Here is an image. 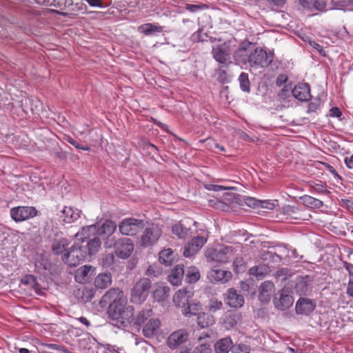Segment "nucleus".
<instances>
[{
  "mask_svg": "<svg viewBox=\"0 0 353 353\" xmlns=\"http://www.w3.org/2000/svg\"><path fill=\"white\" fill-rule=\"evenodd\" d=\"M344 162L349 169H353V154L349 157H345L344 159Z\"/></svg>",
  "mask_w": 353,
  "mask_h": 353,
  "instance_id": "774afa93",
  "label": "nucleus"
},
{
  "mask_svg": "<svg viewBox=\"0 0 353 353\" xmlns=\"http://www.w3.org/2000/svg\"><path fill=\"white\" fill-rule=\"evenodd\" d=\"M233 346V343L230 337L223 338L214 345L216 353H228Z\"/></svg>",
  "mask_w": 353,
  "mask_h": 353,
  "instance_id": "bb28decb",
  "label": "nucleus"
},
{
  "mask_svg": "<svg viewBox=\"0 0 353 353\" xmlns=\"http://www.w3.org/2000/svg\"><path fill=\"white\" fill-rule=\"evenodd\" d=\"M67 141L69 143L72 145L74 147H75L77 149H81L82 150L88 151L90 150V147L88 145H83L82 146L80 143L71 137H68L67 139Z\"/></svg>",
  "mask_w": 353,
  "mask_h": 353,
  "instance_id": "5fc2aeb1",
  "label": "nucleus"
},
{
  "mask_svg": "<svg viewBox=\"0 0 353 353\" xmlns=\"http://www.w3.org/2000/svg\"><path fill=\"white\" fill-rule=\"evenodd\" d=\"M283 213L294 219H302L301 211L296 208L290 205H285L282 208Z\"/></svg>",
  "mask_w": 353,
  "mask_h": 353,
  "instance_id": "c9c22d12",
  "label": "nucleus"
},
{
  "mask_svg": "<svg viewBox=\"0 0 353 353\" xmlns=\"http://www.w3.org/2000/svg\"><path fill=\"white\" fill-rule=\"evenodd\" d=\"M114 255L112 253H108L103 254L101 258L100 259L99 263L103 267V268H110L112 265H113L114 263Z\"/></svg>",
  "mask_w": 353,
  "mask_h": 353,
  "instance_id": "c03bdc74",
  "label": "nucleus"
},
{
  "mask_svg": "<svg viewBox=\"0 0 353 353\" xmlns=\"http://www.w3.org/2000/svg\"><path fill=\"white\" fill-rule=\"evenodd\" d=\"M97 232L96 225H90L85 227H83L81 232L76 234L75 237L78 241H83L85 239L88 238L91 234H94Z\"/></svg>",
  "mask_w": 353,
  "mask_h": 353,
  "instance_id": "f704fd0d",
  "label": "nucleus"
},
{
  "mask_svg": "<svg viewBox=\"0 0 353 353\" xmlns=\"http://www.w3.org/2000/svg\"><path fill=\"white\" fill-rule=\"evenodd\" d=\"M232 274L230 271L223 270L212 269L208 274V277L212 283L228 282L232 278Z\"/></svg>",
  "mask_w": 353,
  "mask_h": 353,
  "instance_id": "f3484780",
  "label": "nucleus"
},
{
  "mask_svg": "<svg viewBox=\"0 0 353 353\" xmlns=\"http://www.w3.org/2000/svg\"><path fill=\"white\" fill-rule=\"evenodd\" d=\"M312 282V279L308 275L299 276L295 285L296 291L300 294H306L310 290Z\"/></svg>",
  "mask_w": 353,
  "mask_h": 353,
  "instance_id": "b1692460",
  "label": "nucleus"
},
{
  "mask_svg": "<svg viewBox=\"0 0 353 353\" xmlns=\"http://www.w3.org/2000/svg\"><path fill=\"white\" fill-rule=\"evenodd\" d=\"M288 80V77L285 74H279L276 80V84L278 86H281L283 85Z\"/></svg>",
  "mask_w": 353,
  "mask_h": 353,
  "instance_id": "0e129e2a",
  "label": "nucleus"
},
{
  "mask_svg": "<svg viewBox=\"0 0 353 353\" xmlns=\"http://www.w3.org/2000/svg\"><path fill=\"white\" fill-rule=\"evenodd\" d=\"M293 96L299 101H306L311 98L310 88L308 83L296 85L292 91Z\"/></svg>",
  "mask_w": 353,
  "mask_h": 353,
  "instance_id": "dca6fc26",
  "label": "nucleus"
},
{
  "mask_svg": "<svg viewBox=\"0 0 353 353\" xmlns=\"http://www.w3.org/2000/svg\"><path fill=\"white\" fill-rule=\"evenodd\" d=\"M274 285L272 282L266 281L261 283L259 288V292L263 294H268L271 296L274 290Z\"/></svg>",
  "mask_w": 353,
  "mask_h": 353,
  "instance_id": "09e8293b",
  "label": "nucleus"
},
{
  "mask_svg": "<svg viewBox=\"0 0 353 353\" xmlns=\"http://www.w3.org/2000/svg\"><path fill=\"white\" fill-rule=\"evenodd\" d=\"M112 283L110 273L99 274L94 280V285L98 289L107 288Z\"/></svg>",
  "mask_w": 353,
  "mask_h": 353,
  "instance_id": "c85d7f7f",
  "label": "nucleus"
},
{
  "mask_svg": "<svg viewBox=\"0 0 353 353\" xmlns=\"http://www.w3.org/2000/svg\"><path fill=\"white\" fill-rule=\"evenodd\" d=\"M36 270L38 273L42 274L43 271L47 270V266L43 262L37 261L35 263Z\"/></svg>",
  "mask_w": 353,
  "mask_h": 353,
  "instance_id": "bf43d9fd",
  "label": "nucleus"
},
{
  "mask_svg": "<svg viewBox=\"0 0 353 353\" xmlns=\"http://www.w3.org/2000/svg\"><path fill=\"white\" fill-rule=\"evenodd\" d=\"M185 8L187 10L191 12H196L201 9V6L194 4H185Z\"/></svg>",
  "mask_w": 353,
  "mask_h": 353,
  "instance_id": "338daca9",
  "label": "nucleus"
},
{
  "mask_svg": "<svg viewBox=\"0 0 353 353\" xmlns=\"http://www.w3.org/2000/svg\"><path fill=\"white\" fill-rule=\"evenodd\" d=\"M193 353H212L210 345L208 343H203L196 346Z\"/></svg>",
  "mask_w": 353,
  "mask_h": 353,
  "instance_id": "864d4df0",
  "label": "nucleus"
},
{
  "mask_svg": "<svg viewBox=\"0 0 353 353\" xmlns=\"http://www.w3.org/2000/svg\"><path fill=\"white\" fill-rule=\"evenodd\" d=\"M310 187L316 192L319 194H328L330 193L325 188V183L320 181L319 183L311 182Z\"/></svg>",
  "mask_w": 353,
  "mask_h": 353,
  "instance_id": "a18cd8bd",
  "label": "nucleus"
},
{
  "mask_svg": "<svg viewBox=\"0 0 353 353\" xmlns=\"http://www.w3.org/2000/svg\"><path fill=\"white\" fill-rule=\"evenodd\" d=\"M159 262L165 266H170L174 261V253L171 249L162 250L159 254Z\"/></svg>",
  "mask_w": 353,
  "mask_h": 353,
  "instance_id": "72a5a7b5",
  "label": "nucleus"
},
{
  "mask_svg": "<svg viewBox=\"0 0 353 353\" xmlns=\"http://www.w3.org/2000/svg\"><path fill=\"white\" fill-rule=\"evenodd\" d=\"M223 66L215 70L217 80L221 83H225L229 81L228 74L225 70L223 69Z\"/></svg>",
  "mask_w": 353,
  "mask_h": 353,
  "instance_id": "49530a36",
  "label": "nucleus"
},
{
  "mask_svg": "<svg viewBox=\"0 0 353 353\" xmlns=\"http://www.w3.org/2000/svg\"><path fill=\"white\" fill-rule=\"evenodd\" d=\"M321 105V100L319 98L314 99L308 105V112H315Z\"/></svg>",
  "mask_w": 353,
  "mask_h": 353,
  "instance_id": "6e6d98bb",
  "label": "nucleus"
},
{
  "mask_svg": "<svg viewBox=\"0 0 353 353\" xmlns=\"http://www.w3.org/2000/svg\"><path fill=\"white\" fill-rule=\"evenodd\" d=\"M95 268L92 265H83L75 271V280L78 283L89 282L94 274Z\"/></svg>",
  "mask_w": 353,
  "mask_h": 353,
  "instance_id": "2eb2a0df",
  "label": "nucleus"
},
{
  "mask_svg": "<svg viewBox=\"0 0 353 353\" xmlns=\"http://www.w3.org/2000/svg\"><path fill=\"white\" fill-rule=\"evenodd\" d=\"M152 314V310L150 308L144 309L134 316L131 325L139 327L144 323Z\"/></svg>",
  "mask_w": 353,
  "mask_h": 353,
  "instance_id": "473e14b6",
  "label": "nucleus"
},
{
  "mask_svg": "<svg viewBox=\"0 0 353 353\" xmlns=\"http://www.w3.org/2000/svg\"><path fill=\"white\" fill-rule=\"evenodd\" d=\"M293 302V297L287 294L283 290L281 292L279 298H275L274 300L275 307L281 310L288 309L292 305Z\"/></svg>",
  "mask_w": 353,
  "mask_h": 353,
  "instance_id": "aec40b11",
  "label": "nucleus"
},
{
  "mask_svg": "<svg viewBox=\"0 0 353 353\" xmlns=\"http://www.w3.org/2000/svg\"><path fill=\"white\" fill-rule=\"evenodd\" d=\"M152 294L157 301H164L169 296L170 288L163 285H157Z\"/></svg>",
  "mask_w": 353,
  "mask_h": 353,
  "instance_id": "2f4dec72",
  "label": "nucleus"
},
{
  "mask_svg": "<svg viewBox=\"0 0 353 353\" xmlns=\"http://www.w3.org/2000/svg\"><path fill=\"white\" fill-rule=\"evenodd\" d=\"M184 266L183 265H177L172 270L168 276L169 281L173 285H178L180 284L181 279L184 275Z\"/></svg>",
  "mask_w": 353,
  "mask_h": 353,
  "instance_id": "cd10ccee",
  "label": "nucleus"
},
{
  "mask_svg": "<svg viewBox=\"0 0 353 353\" xmlns=\"http://www.w3.org/2000/svg\"><path fill=\"white\" fill-rule=\"evenodd\" d=\"M344 268L348 272L350 278L353 277V264L347 261L343 262Z\"/></svg>",
  "mask_w": 353,
  "mask_h": 353,
  "instance_id": "69168bd1",
  "label": "nucleus"
},
{
  "mask_svg": "<svg viewBox=\"0 0 353 353\" xmlns=\"http://www.w3.org/2000/svg\"><path fill=\"white\" fill-rule=\"evenodd\" d=\"M144 223L142 220L126 218L119 224L120 232L126 236H134L143 230Z\"/></svg>",
  "mask_w": 353,
  "mask_h": 353,
  "instance_id": "0eeeda50",
  "label": "nucleus"
},
{
  "mask_svg": "<svg viewBox=\"0 0 353 353\" xmlns=\"http://www.w3.org/2000/svg\"><path fill=\"white\" fill-rule=\"evenodd\" d=\"M207 241V236H196L194 237L184 248L183 255L190 257L198 252Z\"/></svg>",
  "mask_w": 353,
  "mask_h": 353,
  "instance_id": "f8f14e48",
  "label": "nucleus"
},
{
  "mask_svg": "<svg viewBox=\"0 0 353 353\" xmlns=\"http://www.w3.org/2000/svg\"><path fill=\"white\" fill-rule=\"evenodd\" d=\"M101 240L99 237H94L88 242V250L90 255L96 254L101 247Z\"/></svg>",
  "mask_w": 353,
  "mask_h": 353,
  "instance_id": "a19ab883",
  "label": "nucleus"
},
{
  "mask_svg": "<svg viewBox=\"0 0 353 353\" xmlns=\"http://www.w3.org/2000/svg\"><path fill=\"white\" fill-rule=\"evenodd\" d=\"M302 200L305 205L312 208H320L323 205L322 201L308 195L303 196Z\"/></svg>",
  "mask_w": 353,
  "mask_h": 353,
  "instance_id": "ea45409f",
  "label": "nucleus"
},
{
  "mask_svg": "<svg viewBox=\"0 0 353 353\" xmlns=\"http://www.w3.org/2000/svg\"><path fill=\"white\" fill-rule=\"evenodd\" d=\"M117 229V225L115 222L108 220L101 225L100 228L97 230V232L99 234L111 235Z\"/></svg>",
  "mask_w": 353,
  "mask_h": 353,
  "instance_id": "4c0bfd02",
  "label": "nucleus"
},
{
  "mask_svg": "<svg viewBox=\"0 0 353 353\" xmlns=\"http://www.w3.org/2000/svg\"><path fill=\"white\" fill-rule=\"evenodd\" d=\"M239 81L241 89L245 92L250 91V82L248 74L245 72H241L239 77Z\"/></svg>",
  "mask_w": 353,
  "mask_h": 353,
  "instance_id": "79ce46f5",
  "label": "nucleus"
},
{
  "mask_svg": "<svg viewBox=\"0 0 353 353\" xmlns=\"http://www.w3.org/2000/svg\"><path fill=\"white\" fill-rule=\"evenodd\" d=\"M194 292L191 288H185L179 290L173 297V302L178 307L183 308L188 304L190 299L193 296Z\"/></svg>",
  "mask_w": 353,
  "mask_h": 353,
  "instance_id": "4468645a",
  "label": "nucleus"
},
{
  "mask_svg": "<svg viewBox=\"0 0 353 353\" xmlns=\"http://www.w3.org/2000/svg\"><path fill=\"white\" fill-rule=\"evenodd\" d=\"M214 316L206 312H199L197 315V324L201 328H205L214 325Z\"/></svg>",
  "mask_w": 353,
  "mask_h": 353,
  "instance_id": "c756f323",
  "label": "nucleus"
},
{
  "mask_svg": "<svg viewBox=\"0 0 353 353\" xmlns=\"http://www.w3.org/2000/svg\"><path fill=\"white\" fill-rule=\"evenodd\" d=\"M74 296L79 301L87 303L90 301L94 296L93 290L86 287H81L74 290Z\"/></svg>",
  "mask_w": 353,
  "mask_h": 353,
  "instance_id": "a878e982",
  "label": "nucleus"
},
{
  "mask_svg": "<svg viewBox=\"0 0 353 353\" xmlns=\"http://www.w3.org/2000/svg\"><path fill=\"white\" fill-rule=\"evenodd\" d=\"M199 278L200 273L196 268L191 267L187 270L186 279L188 283H194L196 282Z\"/></svg>",
  "mask_w": 353,
  "mask_h": 353,
  "instance_id": "37998d69",
  "label": "nucleus"
},
{
  "mask_svg": "<svg viewBox=\"0 0 353 353\" xmlns=\"http://www.w3.org/2000/svg\"><path fill=\"white\" fill-rule=\"evenodd\" d=\"M123 297V292L118 288H111L102 297V301L108 303H121L125 301Z\"/></svg>",
  "mask_w": 353,
  "mask_h": 353,
  "instance_id": "a211bd4d",
  "label": "nucleus"
},
{
  "mask_svg": "<svg viewBox=\"0 0 353 353\" xmlns=\"http://www.w3.org/2000/svg\"><path fill=\"white\" fill-rule=\"evenodd\" d=\"M205 256L212 261L225 263L233 257V248L229 246H223L219 249L208 248L205 252Z\"/></svg>",
  "mask_w": 353,
  "mask_h": 353,
  "instance_id": "39448f33",
  "label": "nucleus"
},
{
  "mask_svg": "<svg viewBox=\"0 0 353 353\" xmlns=\"http://www.w3.org/2000/svg\"><path fill=\"white\" fill-rule=\"evenodd\" d=\"M69 243L66 239H61L54 241L52 245V250L54 254L59 255L63 254Z\"/></svg>",
  "mask_w": 353,
  "mask_h": 353,
  "instance_id": "e433bc0d",
  "label": "nucleus"
},
{
  "mask_svg": "<svg viewBox=\"0 0 353 353\" xmlns=\"http://www.w3.org/2000/svg\"><path fill=\"white\" fill-rule=\"evenodd\" d=\"M22 283L25 285H31L33 288L38 285L37 278L31 274L26 275L21 280Z\"/></svg>",
  "mask_w": 353,
  "mask_h": 353,
  "instance_id": "603ef678",
  "label": "nucleus"
},
{
  "mask_svg": "<svg viewBox=\"0 0 353 353\" xmlns=\"http://www.w3.org/2000/svg\"><path fill=\"white\" fill-rule=\"evenodd\" d=\"M190 332L186 329L177 330L170 334L166 341V345L171 350L183 348L188 341Z\"/></svg>",
  "mask_w": 353,
  "mask_h": 353,
  "instance_id": "1a4fd4ad",
  "label": "nucleus"
},
{
  "mask_svg": "<svg viewBox=\"0 0 353 353\" xmlns=\"http://www.w3.org/2000/svg\"><path fill=\"white\" fill-rule=\"evenodd\" d=\"M201 308V305L199 302L190 301L188 302V304L181 308V312L184 316L190 318L192 316L198 315Z\"/></svg>",
  "mask_w": 353,
  "mask_h": 353,
  "instance_id": "393cba45",
  "label": "nucleus"
},
{
  "mask_svg": "<svg viewBox=\"0 0 353 353\" xmlns=\"http://www.w3.org/2000/svg\"><path fill=\"white\" fill-rule=\"evenodd\" d=\"M316 0H299V3L304 8L311 9L314 5Z\"/></svg>",
  "mask_w": 353,
  "mask_h": 353,
  "instance_id": "13d9d810",
  "label": "nucleus"
},
{
  "mask_svg": "<svg viewBox=\"0 0 353 353\" xmlns=\"http://www.w3.org/2000/svg\"><path fill=\"white\" fill-rule=\"evenodd\" d=\"M151 287V281L148 278L139 279L131 290L130 300L132 302L141 304L148 296Z\"/></svg>",
  "mask_w": 353,
  "mask_h": 353,
  "instance_id": "7ed1b4c3",
  "label": "nucleus"
},
{
  "mask_svg": "<svg viewBox=\"0 0 353 353\" xmlns=\"http://www.w3.org/2000/svg\"><path fill=\"white\" fill-rule=\"evenodd\" d=\"M263 269V266H254L249 270V273L256 278H263L264 276Z\"/></svg>",
  "mask_w": 353,
  "mask_h": 353,
  "instance_id": "3c124183",
  "label": "nucleus"
},
{
  "mask_svg": "<svg viewBox=\"0 0 353 353\" xmlns=\"http://www.w3.org/2000/svg\"><path fill=\"white\" fill-rule=\"evenodd\" d=\"M233 353H250V348L244 344H239Z\"/></svg>",
  "mask_w": 353,
  "mask_h": 353,
  "instance_id": "4d7b16f0",
  "label": "nucleus"
},
{
  "mask_svg": "<svg viewBox=\"0 0 353 353\" xmlns=\"http://www.w3.org/2000/svg\"><path fill=\"white\" fill-rule=\"evenodd\" d=\"M245 203L249 207L255 208L258 205L259 201L254 198L248 197L245 199Z\"/></svg>",
  "mask_w": 353,
  "mask_h": 353,
  "instance_id": "e2e57ef3",
  "label": "nucleus"
},
{
  "mask_svg": "<svg viewBox=\"0 0 353 353\" xmlns=\"http://www.w3.org/2000/svg\"><path fill=\"white\" fill-rule=\"evenodd\" d=\"M172 231L174 234L180 239H185L189 234V229L185 227L181 222L173 225Z\"/></svg>",
  "mask_w": 353,
  "mask_h": 353,
  "instance_id": "58836bf2",
  "label": "nucleus"
},
{
  "mask_svg": "<svg viewBox=\"0 0 353 353\" xmlns=\"http://www.w3.org/2000/svg\"><path fill=\"white\" fill-rule=\"evenodd\" d=\"M87 255V251L82 246L73 245L63 254L62 259L70 266H76L83 261Z\"/></svg>",
  "mask_w": 353,
  "mask_h": 353,
  "instance_id": "423d86ee",
  "label": "nucleus"
},
{
  "mask_svg": "<svg viewBox=\"0 0 353 353\" xmlns=\"http://www.w3.org/2000/svg\"><path fill=\"white\" fill-rule=\"evenodd\" d=\"M241 319V314L236 311H227L223 319V323L226 329L229 330L236 326Z\"/></svg>",
  "mask_w": 353,
  "mask_h": 353,
  "instance_id": "412c9836",
  "label": "nucleus"
},
{
  "mask_svg": "<svg viewBox=\"0 0 353 353\" xmlns=\"http://www.w3.org/2000/svg\"><path fill=\"white\" fill-rule=\"evenodd\" d=\"M223 307V303L221 301L216 299H211L208 305V310L211 312H215L218 310H221Z\"/></svg>",
  "mask_w": 353,
  "mask_h": 353,
  "instance_id": "de8ad7c7",
  "label": "nucleus"
},
{
  "mask_svg": "<svg viewBox=\"0 0 353 353\" xmlns=\"http://www.w3.org/2000/svg\"><path fill=\"white\" fill-rule=\"evenodd\" d=\"M233 51L231 42H224L221 44L215 45L212 47V57L219 63L222 65H228L231 63L230 56Z\"/></svg>",
  "mask_w": 353,
  "mask_h": 353,
  "instance_id": "20e7f679",
  "label": "nucleus"
},
{
  "mask_svg": "<svg viewBox=\"0 0 353 353\" xmlns=\"http://www.w3.org/2000/svg\"><path fill=\"white\" fill-rule=\"evenodd\" d=\"M161 274V270L156 265H150L146 270V275L157 277Z\"/></svg>",
  "mask_w": 353,
  "mask_h": 353,
  "instance_id": "8fccbe9b",
  "label": "nucleus"
},
{
  "mask_svg": "<svg viewBox=\"0 0 353 353\" xmlns=\"http://www.w3.org/2000/svg\"><path fill=\"white\" fill-rule=\"evenodd\" d=\"M91 7L103 8V3L102 0H85Z\"/></svg>",
  "mask_w": 353,
  "mask_h": 353,
  "instance_id": "052dcab7",
  "label": "nucleus"
},
{
  "mask_svg": "<svg viewBox=\"0 0 353 353\" xmlns=\"http://www.w3.org/2000/svg\"><path fill=\"white\" fill-rule=\"evenodd\" d=\"M109 248H114L115 254L120 259H128L134 250V243L129 238H121L114 241L112 244L107 245Z\"/></svg>",
  "mask_w": 353,
  "mask_h": 353,
  "instance_id": "6e6552de",
  "label": "nucleus"
},
{
  "mask_svg": "<svg viewBox=\"0 0 353 353\" xmlns=\"http://www.w3.org/2000/svg\"><path fill=\"white\" fill-rule=\"evenodd\" d=\"M139 32L147 36L154 35L156 33H160L163 31V27L157 26L154 23H145L140 26L138 28Z\"/></svg>",
  "mask_w": 353,
  "mask_h": 353,
  "instance_id": "7c9ffc66",
  "label": "nucleus"
},
{
  "mask_svg": "<svg viewBox=\"0 0 353 353\" xmlns=\"http://www.w3.org/2000/svg\"><path fill=\"white\" fill-rule=\"evenodd\" d=\"M238 64L248 63L251 68H265L272 61V54L251 42H243L233 54Z\"/></svg>",
  "mask_w": 353,
  "mask_h": 353,
  "instance_id": "f257e3e1",
  "label": "nucleus"
},
{
  "mask_svg": "<svg viewBox=\"0 0 353 353\" xmlns=\"http://www.w3.org/2000/svg\"><path fill=\"white\" fill-rule=\"evenodd\" d=\"M161 235V231L157 225H152L145 229L141 236V243L143 247L153 245Z\"/></svg>",
  "mask_w": 353,
  "mask_h": 353,
  "instance_id": "9b49d317",
  "label": "nucleus"
},
{
  "mask_svg": "<svg viewBox=\"0 0 353 353\" xmlns=\"http://www.w3.org/2000/svg\"><path fill=\"white\" fill-rule=\"evenodd\" d=\"M108 313L112 325L119 328L128 327L134 320V307L126 305L125 300L121 303H110Z\"/></svg>",
  "mask_w": 353,
  "mask_h": 353,
  "instance_id": "f03ea898",
  "label": "nucleus"
},
{
  "mask_svg": "<svg viewBox=\"0 0 353 353\" xmlns=\"http://www.w3.org/2000/svg\"><path fill=\"white\" fill-rule=\"evenodd\" d=\"M316 307V304L310 299L305 298H301L298 300L296 304V312L298 314L308 315Z\"/></svg>",
  "mask_w": 353,
  "mask_h": 353,
  "instance_id": "6ab92c4d",
  "label": "nucleus"
},
{
  "mask_svg": "<svg viewBox=\"0 0 353 353\" xmlns=\"http://www.w3.org/2000/svg\"><path fill=\"white\" fill-rule=\"evenodd\" d=\"M342 114L341 111L337 107H333L330 110V116L332 117H340Z\"/></svg>",
  "mask_w": 353,
  "mask_h": 353,
  "instance_id": "680f3d73",
  "label": "nucleus"
},
{
  "mask_svg": "<svg viewBox=\"0 0 353 353\" xmlns=\"http://www.w3.org/2000/svg\"><path fill=\"white\" fill-rule=\"evenodd\" d=\"M37 214V209L31 206H18L10 210V216L16 222L26 221Z\"/></svg>",
  "mask_w": 353,
  "mask_h": 353,
  "instance_id": "9d476101",
  "label": "nucleus"
},
{
  "mask_svg": "<svg viewBox=\"0 0 353 353\" xmlns=\"http://www.w3.org/2000/svg\"><path fill=\"white\" fill-rule=\"evenodd\" d=\"M161 322L157 319H150L143 328V334L147 338H151L158 333Z\"/></svg>",
  "mask_w": 353,
  "mask_h": 353,
  "instance_id": "5701e85b",
  "label": "nucleus"
},
{
  "mask_svg": "<svg viewBox=\"0 0 353 353\" xmlns=\"http://www.w3.org/2000/svg\"><path fill=\"white\" fill-rule=\"evenodd\" d=\"M225 295L226 304L231 307H241L245 303L243 296L238 293L234 288L228 289Z\"/></svg>",
  "mask_w": 353,
  "mask_h": 353,
  "instance_id": "ddd939ff",
  "label": "nucleus"
},
{
  "mask_svg": "<svg viewBox=\"0 0 353 353\" xmlns=\"http://www.w3.org/2000/svg\"><path fill=\"white\" fill-rule=\"evenodd\" d=\"M80 217V211L71 207H64L61 211L60 218L65 223H72Z\"/></svg>",
  "mask_w": 353,
  "mask_h": 353,
  "instance_id": "4be33fe9",
  "label": "nucleus"
}]
</instances>
